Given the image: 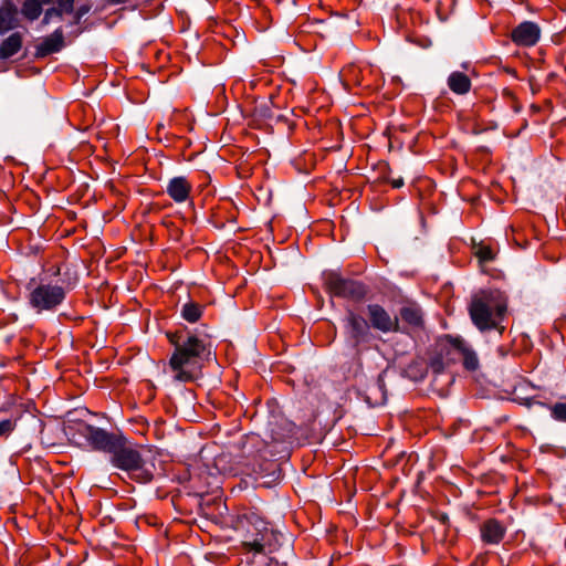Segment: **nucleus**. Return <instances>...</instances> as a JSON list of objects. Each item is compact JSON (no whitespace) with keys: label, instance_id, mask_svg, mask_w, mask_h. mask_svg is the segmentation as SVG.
Listing matches in <instances>:
<instances>
[{"label":"nucleus","instance_id":"25","mask_svg":"<svg viewBox=\"0 0 566 566\" xmlns=\"http://www.w3.org/2000/svg\"><path fill=\"white\" fill-rule=\"evenodd\" d=\"M18 417L0 420V438L8 437L17 427Z\"/></svg>","mask_w":566,"mask_h":566},{"label":"nucleus","instance_id":"15","mask_svg":"<svg viewBox=\"0 0 566 566\" xmlns=\"http://www.w3.org/2000/svg\"><path fill=\"white\" fill-rule=\"evenodd\" d=\"M399 316L402 323L411 329H421L424 325L423 313L416 304H408L399 310Z\"/></svg>","mask_w":566,"mask_h":566},{"label":"nucleus","instance_id":"13","mask_svg":"<svg viewBox=\"0 0 566 566\" xmlns=\"http://www.w3.org/2000/svg\"><path fill=\"white\" fill-rule=\"evenodd\" d=\"M192 185L182 176L171 178L166 187L168 196L176 202H185L191 192Z\"/></svg>","mask_w":566,"mask_h":566},{"label":"nucleus","instance_id":"18","mask_svg":"<svg viewBox=\"0 0 566 566\" xmlns=\"http://www.w3.org/2000/svg\"><path fill=\"white\" fill-rule=\"evenodd\" d=\"M448 86L453 93L464 95L471 90V81L467 74L455 71L449 75Z\"/></svg>","mask_w":566,"mask_h":566},{"label":"nucleus","instance_id":"31","mask_svg":"<svg viewBox=\"0 0 566 566\" xmlns=\"http://www.w3.org/2000/svg\"><path fill=\"white\" fill-rule=\"evenodd\" d=\"M43 3H49L51 2L52 0H41Z\"/></svg>","mask_w":566,"mask_h":566},{"label":"nucleus","instance_id":"4","mask_svg":"<svg viewBox=\"0 0 566 566\" xmlns=\"http://www.w3.org/2000/svg\"><path fill=\"white\" fill-rule=\"evenodd\" d=\"M506 310V297L497 290L475 294L469 306L470 317L481 332L500 329Z\"/></svg>","mask_w":566,"mask_h":566},{"label":"nucleus","instance_id":"22","mask_svg":"<svg viewBox=\"0 0 566 566\" xmlns=\"http://www.w3.org/2000/svg\"><path fill=\"white\" fill-rule=\"evenodd\" d=\"M202 315V307L195 303L188 302L181 308V316L189 323H196L200 319Z\"/></svg>","mask_w":566,"mask_h":566},{"label":"nucleus","instance_id":"14","mask_svg":"<svg viewBox=\"0 0 566 566\" xmlns=\"http://www.w3.org/2000/svg\"><path fill=\"white\" fill-rule=\"evenodd\" d=\"M481 538L485 544L497 545L506 533L505 526L495 518L485 521L481 525Z\"/></svg>","mask_w":566,"mask_h":566},{"label":"nucleus","instance_id":"6","mask_svg":"<svg viewBox=\"0 0 566 566\" xmlns=\"http://www.w3.org/2000/svg\"><path fill=\"white\" fill-rule=\"evenodd\" d=\"M64 432L71 441L76 444H86L93 450L99 451L111 432L94 427L84 421H69Z\"/></svg>","mask_w":566,"mask_h":566},{"label":"nucleus","instance_id":"10","mask_svg":"<svg viewBox=\"0 0 566 566\" xmlns=\"http://www.w3.org/2000/svg\"><path fill=\"white\" fill-rule=\"evenodd\" d=\"M370 327L382 333L402 331L398 317H391L390 314L379 304H368L366 307Z\"/></svg>","mask_w":566,"mask_h":566},{"label":"nucleus","instance_id":"24","mask_svg":"<svg viewBox=\"0 0 566 566\" xmlns=\"http://www.w3.org/2000/svg\"><path fill=\"white\" fill-rule=\"evenodd\" d=\"M92 9V3L88 1H85L83 3H80L74 11L73 20L70 22V25H76L81 22L82 18L87 14Z\"/></svg>","mask_w":566,"mask_h":566},{"label":"nucleus","instance_id":"30","mask_svg":"<svg viewBox=\"0 0 566 566\" xmlns=\"http://www.w3.org/2000/svg\"><path fill=\"white\" fill-rule=\"evenodd\" d=\"M81 32H82V30H81V29H77V30H75L74 32H72V34H73L74 36H77Z\"/></svg>","mask_w":566,"mask_h":566},{"label":"nucleus","instance_id":"16","mask_svg":"<svg viewBox=\"0 0 566 566\" xmlns=\"http://www.w3.org/2000/svg\"><path fill=\"white\" fill-rule=\"evenodd\" d=\"M18 25V8L10 0L0 6V33L3 34Z\"/></svg>","mask_w":566,"mask_h":566},{"label":"nucleus","instance_id":"17","mask_svg":"<svg viewBox=\"0 0 566 566\" xmlns=\"http://www.w3.org/2000/svg\"><path fill=\"white\" fill-rule=\"evenodd\" d=\"M75 0H56L57 7L48 9L44 13L42 23L49 24L52 20L61 21L63 14H70L74 11Z\"/></svg>","mask_w":566,"mask_h":566},{"label":"nucleus","instance_id":"20","mask_svg":"<svg viewBox=\"0 0 566 566\" xmlns=\"http://www.w3.org/2000/svg\"><path fill=\"white\" fill-rule=\"evenodd\" d=\"M459 358H462L463 366L468 370H475L479 367V358L476 353L459 338Z\"/></svg>","mask_w":566,"mask_h":566},{"label":"nucleus","instance_id":"1","mask_svg":"<svg viewBox=\"0 0 566 566\" xmlns=\"http://www.w3.org/2000/svg\"><path fill=\"white\" fill-rule=\"evenodd\" d=\"M167 337L175 349L169 359V368L174 380L190 382L196 380L202 371L205 361L210 360V345L197 335L167 333Z\"/></svg>","mask_w":566,"mask_h":566},{"label":"nucleus","instance_id":"26","mask_svg":"<svg viewBox=\"0 0 566 566\" xmlns=\"http://www.w3.org/2000/svg\"><path fill=\"white\" fill-rule=\"evenodd\" d=\"M551 415L556 421L566 422V401L553 405L551 407Z\"/></svg>","mask_w":566,"mask_h":566},{"label":"nucleus","instance_id":"29","mask_svg":"<svg viewBox=\"0 0 566 566\" xmlns=\"http://www.w3.org/2000/svg\"><path fill=\"white\" fill-rule=\"evenodd\" d=\"M111 3H114V4H120V3H124L126 2V0H108Z\"/></svg>","mask_w":566,"mask_h":566},{"label":"nucleus","instance_id":"12","mask_svg":"<svg viewBox=\"0 0 566 566\" xmlns=\"http://www.w3.org/2000/svg\"><path fill=\"white\" fill-rule=\"evenodd\" d=\"M64 46V36L62 28H57L51 35L43 39V41L35 48L36 57H45L52 53L60 52Z\"/></svg>","mask_w":566,"mask_h":566},{"label":"nucleus","instance_id":"27","mask_svg":"<svg viewBox=\"0 0 566 566\" xmlns=\"http://www.w3.org/2000/svg\"><path fill=\"white\" fill-rule=\"evenodd\" d=\"M476 256L482 262H490L494 260V253L490 247H481L476 251Z\"/></svg>","mask_w":566,"mask_h":566},{"label":"nucleus","instance_id":"5","mask_svg":"<svg viewBox=\"0 0 566 566\" xmlns=\"http://www.w3.org/2000/svg\"><path fill=\"white\" fill-rule=\"evenodd\" d=\"M71 286L52 284L49 282L31 279L27 284L28 304L36 313H53L64 302Z\"/></svg>","mask_w":566,"mask_h":566},{"label":"nucleus","instance_id":"8","mask_svg":"<svg viewBox=\"0 0 566 566\" xmlns=\"http://www.w3.org/2000/svg\"><path fill=\"white\" fill-rule=\"evenodd\" d=\"M325 285L332 295L352 301H361L367 294V287L361 282L345 279L336 272L326 274Z\"/></svg>","mask_w":566,"mask_h":566},{"label":"nucleus","instance_id":"28","mask_svg":"<svg viewBox=\"0 0 566 566\" xmlns=\"http://www.w3.org/2000/svg\"><path fill=\"white\" fill-rule=\"evenodd\" d=\"M384 180L386 182H389L394 188H401L403 186V178L397 177V178H390V177H384Z\"/></svg>","mask_w":566,"mask_h":566},{"label":"nucleus","instance_id":"9","mask_svg":"<svg viewBox=\"0 0 566 566\" xmlns=\"http://www.w3.org/2000/svg\"><path fill=\"white\" fill-rule=\"evenodd\" d=\"M344 329L347 340L354 346L358 347L363 343H367L370 337L369 322L359 313L348 308L344 318Z\"/></svg>","mask_w":566,"mask_h":566},{"label":"nucleus","instance_id":"19","mask_svg":"<svg viewBox=\"0 0 566 566\" xmlns=\"http://www.w3.org/2000/svg\"><path fill=\"white\" fill-rule=\"evenodd\" d=\"M22 48V35L12 33L0 44V60H6L17 54Z\"/></svg>","mask_w":566,"mask_h":566},{"label":"nucleus","instance_id":"3","mask_svg":"<svg viewBox=\"0 0 566 566\" xmlns=\"http://www.w3.org/2000/svg\"><path fill=\"white\" fill-rule=\"evenodd\" d=\"M239 530L242 533V547L247 552L271 554L281 546L283 535L254 512L247 513L239 520Z\"/></svg>","mask_w":566,"mask_h":566},{"label":"nucleus","instance_id":"2","mask_svg":"<svg viewBox=\"0 0 566 566\" xmlns=\"http://www.w3.org/2000/svg\"><path fill=\"white\" fill-rule=\"evenodd\" d=\"M99 451L109 454V462L116 469L128 473L138 483H149L153 471L146 467L140 451L124 436L111 432Z\"/></svg>","mask_w":566,"mask_h":566},{"label":"nucleus","instance_id":"7","mask_svg":"<svg viewBox=\"0 0 566 566\" xmlns=\"http://www.w3.org/2000/svg\"><path fill=\"white\" fill-rule=\"evenodd\" d=\"M459 359V337L447 335L437 340L429 357L428 366L434 374L442 373Z\"/></svg>","mask_w":566,"mask_h":566},{"label":"nucleus","instance_id":"11","mask_svg":"<svg viewBox=\"0 0 566 566\" xmlns=\"http://www.w3.org/2000/svg\"><path fill=\"white\" fill-rule=\"evenodd\" d=\"M541 38V28L532 21H524L512 30L511 39L518 46H533Z\"/></svg>","mask_w":566,"mask_h":566},{"label":"nucleus","instance_id":"21","mask_svg":"<svg viewBox=\"0 0 566 566\" xmlns=\"http://www.w3.org/2000/svg\"><path fill=\"white\" fill-rule=\"evenodd\" d=\"M428 365L422 360H412L405 369V374L408 378L415 381L422 380L426 377Z\"/></svg>","mask_w":566,"mask_h":566},{"label":"nucleus","instance_id":"23","mask_svg":"<svg viewBox=\"0 0 566 566\" xmlns=\"http://www.w3.org/2000/svg\"><path fill=\"white\" fill-rule=\"evenodd\" d=\"M42 7L39 0H25L22 6V14L29 20H35L40 17Z\"/></svg>","mask_w":566,"mask_h":566}]
</instances>
